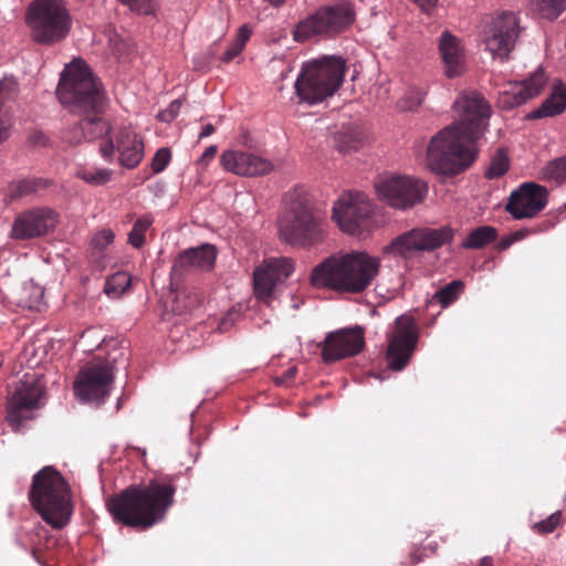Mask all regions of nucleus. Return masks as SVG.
<instances>
[{"label": "nucleus", "instance_id": "nucleus-5", "mask_svg": "<svg viewBox=\"0 0 566 566\" xmlns=\"http://www.w3.org/2000/svg\"><path fill=\"white\" fill-rule=\"evenodd\" d=\"M29 499L33 509L53 528L61 530L71 521V488L55 468L44 467L33 475Z\"/></svg>", "mask_w": 566, "mask_h": 566}, {"label": "nucleus", "instance_id": "nucleus-7", "mask_svg": "<svg viewBox=\"0 0 566 566\" xmlns=\"http://www.w3.org/2000/svg\"><path fill=\"white\" fill-rule=\"evenodd\" d=\"M346 71L340 56L324 55L303 64L294 87L302 102L321 103L342 86Z\"/></svg>", "mask_w": 566, "mask_h": 566}, {"label": "nucleus", "instance_id": "nucleus-3", "mask_svg": "<svg viewBox=\"0 0 566 566\" xmlns=\"http://www.w3.org/2000/svg\"><path fill=\"white\" fill-rule=\"evenodd\" d=\"M178 475L153 478L144 485H130L107 500L106 505L116 522L147 530L163 522L175 503Z\"/></svg>", "mask_w": 566, "mask_h": 566}, {"label": "nucleus", "instance_id": "nucleus-35", "mask_svg": "<svg viewBox=\"0 0 566 566\" xmlns=\"http://www.w3.org/2000/svg\"><path fill=\"white\" fill-rule=\"evenodd\" d=\"M462 290L463 283L461 281H452L438 290L433 295V300L440 303L442 307H447L459 297Z\"/></svg>", "mask_w": 566, "mask_h": 566}, {"label": "nucleus", "instance_id": "nucleus-50", "mask_svg": "<svg viewBox=\"0 0 566 566\" xmlns=\"http://www.w3.org/2000/svg\"><path fill=\"white\" fill-rule=\"evenodd\" d=\"M479 566H493V558L491 556H484L479 560Z\"/></svg>", "mask_w": 566, "mask_h": 566}, {"label": "nucleus", "instance_id": "nucleus-44", "mask_svg": "<svg viewBox=\"0 0 566 566\" xmlns=\"http://www.w3.org/2000/svg\"><path fill=\"white\" fill-rule=\"evenodd\" d=\"M417 6L426 13H430V11L437 6L438 0H412Z\"/></svg>", "mask_w": 566, "mask_h": 566}, {"label": "nucleus", "instance_id": "nucleus-20", "mask_svg": "<svg viewBox=\"0 0 566 566\" xmlns=\"http://www.w3.org/2000/svg\"><path fill=\"white\" fill-rule=\"evenodd\" d=\"M293 270V261L287 258L270 259L263 265L256 268L253 274L256 297L269 304L275 286L283 283Z\"/></svg>", "mask_w": 566, "mask_h": 566}, {"label": "nucleus", "instance_id": "nucleus-4", "mask_svg": "<svg viewBox=\"0 0 566 566\" xmlns=\"http://www.w3.org/2000/svg\"><path fill=\"white\" fill-rule=\"evenodd\" d=\"M379 269V259L366 252L333 254L313 269L311 283L337 293L360 294L371 285Z\"/></svg>", "mask_w": 566, "mask_h": 566}, {"label": "nucleus", "instance_id": "nucleus-33", "mask_svg": "<svg viewBox=\"0 0 566 566\" xmlns=\"http://www.w3.org/2000/svg\"><path fill=\"white\" fill-rule=\"evenodd\" d=\"M537 13L547 20L557 19L566 9V0H536Z\"/></svg>", "mask_w": 566, "mask_h": 566}, {"label": "nucleus", "instance_id": "nucleus-34", "mask_svg": "<svg viewBox=\"0 0 566 566\" xmlns=\"http://www.w3.org/2000/svg\"><path fill=\"white\" fill-rule=\"evenodd\" d=\"M113 171L107 168H82L77 171V177L93 186L107 184L112 178Z\"/></svg>", "mask_w": 566, "mask_h": 566}, {"label": "nucleus", "instance_id": "nucleus-24", "mask_svg": "<svg viewBox=\"0 0 566 566\" xmlns=\"http://www.w3.org/2000/svg\"><path fill=\"white\" fill-rule=\"evenodd\" d=\"M546 83L545 73L539 70L528 78L521 82H509L500 92V102L505 108H513L522 105L528 99L537 96Z\"/></svg>", "mask_w": 566, "mask_h": 566}, {"label": "nucleus", "instance_id": "nucleus-42", "mask_svg": "<svg viewBox=\"0 0 566 566\" xmlns=\"http://www.w3.org/2000/svg\"><path fill=\"white\" fill-rule=\"evenodd\" d=\"M218 153V147L216 145L209 146L205 153L201 155V157L198 159L197 164L201 166L202 168H206L209 166V164L213 160Z\"/></svg>", "mask_w": 566, "mask_h": 566}, {"label": "nucleus", "instance_id": "nucleus-9", "mask_svg": "<svg viewBox=\"0 0 566 566\" xmlns=\"http://www.w3.org/2000/svg\"><path fill=\"white\" fill-rule=\"evenodd\" d=\"M354 20L355 11L348 1L322 7L296 24L293 39L296 42H305L313 36H334L347 30Z\"/></svg>", "mask_w": 566, "mask_h": 566}, {"label": "nucleus", "instance_id": "nucleus-47", "mask_svg": "<svg viewBox=\"0 0 566 566\" xmlns=\"http://www.w3.org/2000/svg\"><path fill=\"white\" fill-rule=\"evenodd\" d=\"M180 108H181V101L180 99H175L172 101L169 106L167 107V109L175 116H177L180 112Z\"/></svg>", "mask_w": 566, "mask_h": 566}, {"label": "nucleus", "instance_id": "nucleus-51", "mask_svg": "<svg viewBox=\"0 0 566 566\" xmlns=\"http://www.w3.org/2000/svg\"><path fill=\"white\" fill-rule=\"evenodd\" d=\"M32 555H33V557H34L39 563H41V564L43 563V556H42V553H41L40 548L34 547V548L32 549Z\"/></svg>", "mask_w": 566, "mask_h": 566}, {"label": "nucleus", "instance_id": "nucleus-22", "mask_svg": "<svg viewBox=\"0 0 566 566\" xmlns=\"http://www.w3.org/2000/svg\"><path fill=\"white\" fill-rule=\"evenodd\" d=\"M116 145L112 139L105 140L99 151L106 160H112L115 149L119 154V163L126 168H135L144 157L142 138L129 127L119 129L116 135Z\"/></svg>", "mask_w": 566, "mask_h": 566}, {"label": "nucleus", "instance_id": "nucleus-23", "mask_svg": "<svg viewBox=\"0 0 566 566\" xmlns=\"http://www.w3.org/2000/svg\"><path fill=\"white\" fill-rule=\"evenodd\" d=\"M217 250L211 244H202L198 248L184 250L176 258L170 276L175 282H180L184 276L193 271H210L214 266Z\"/></svg>", "mask_w": 566, "mask_h": 566}, {"label": "nucleus", "instance_id": "nucleus-2", "mask_svg": "<svg viewBox=\"0 0 566 566\" xmlns=\"http://www.w3.org/2000/svg\"><path fill=\"white\" fill-rule=\"evenodd\" d=\"M60 102L73 114L81 116L64 136L70 144L93 140L107 135L109 124L101 117L104 95L90 67L74 60L61 74L56 88Z\"/></svg>", "mask_w": 566, "mask_h": 566}, {"label": "nucleus", "instance_id": "nucleus-29", "mask_svg": "<svg viewBox=\"0 0 566 566\" xmlns=\"http://www.w3.org/2000/svg\"><path fill=\"white\" fill-rule=\"evenodd\" d=\"M132 277L127 272L118 271L111 275L104 286V292L111 297H118L130 286Z\"/></svg>", "mask_w": 566, "mask_h": 566}, {"label": "nucleus", "instance_id": "nucleus-31", "mask_svg": "<svg viewBox=\"0 0 566 566\" xmlns=\"http://www.w3.org/2000/svg\"><path fill=\"white\" fill-rule=\"evenodd\" d=\"M251 33L252 31L247 24L241 25L238 30L235 39L230 44L228 50L223 53L221 61H223L224 63H229L234 57H237L243 51L248 40L251 36Z\"/></svg>", "mask_w": 566, "mask_h": 566}, {"label": "nucleus", "instance_id": "nucleus-6", "mask_svg": "<svg viewBox=\"0 0 566 566\" xmlns=\"http://www.w3.org/2000/svg\"><path fill=\"white\" fill-rule=\"evenodd\" d=\"M286 208L279 220L281 239L292 247L312 248L326 238L325 219L315 210L305 191L285 196Z\"/></svg>", "mask_w": 566, "mask_h": 566}, {"label": "nucleus", "instance_id": "nucleus-18", "mask_svg": "<svg viewBox=\"0 0 566 566\" xmlns=\"http://www.w3.org/2000/svg\"><path fill=\"white\" fill-rule=\"evenodd\" d=\"M56 222L57 214L52 209H29L17 216L10 235L15 240L40 238L53 230Z\"/></svg>", "mask_w": 566, "mask_h": 566}, {"label": "nucleus", "instance_id": "nucleus-52", "mask_svg": "<svg viewBox=\"0 0 566 566\" xmlns=\"http://www.w3.org/2000/svg\"><path fill=\"white\" fill-rule=\"evenodd\" d=\"M229 321H230V315H229V316H227V317H224V318L221 321V323L219 324V327H218L220 332H224V331H227V328H228V324H229Z\"/></svg>", "mask_w": 566, "mask_h": 566}, {"label": "nucleus", "instance_id": "nucleus-48", "mask_svg": "<svg viewBox=\"0 0 566 566\" xmlns=\"http://www.w3.org/2000/svg\"><path fill=\"white\" fill-rule=\"evenodd\" d=\"M511 235H512V239L514 240V242H517V241L525 239L528 235V230L521 229V230L514 231L513 233H511Z\"/></svg>", "mask_w": 566, "mask_h": 566}, {"label": "nucleus", "instance_id": "nucleus-21", "mask_svg": "<svg viewBox=\"0 0 566 566\" xmlns=\"http://www.w3.org/2000/svg\"><path fill=\"white\" fill-rule=\"evenodd\" d=\"M220 165L228 172L241 177H259L272 172V160L251 151L229 149L220 156Z\"/></svg>", "mask_w": 566, "mask_h": 566}, {"label": "nucleus", "instance_id": "nucleus-43", "mask_svg": "<svg viewBox=\"0 0 566 566\" xmlns=\"http://www.w3.org/2000/svg\"><path fill=\"white\" fill-rule=\"evenodd\" d=\"M297 374L296 366H291L281 376L275 378L277 385L289 386Z\"/></svg>", "mask_w": 566, "mask_h": 566}, {"label": "nucleus", "instance_id": "nucleus-17", "mask_svg": "<svg viewBox=\"0 0 566 566\" xmlns=\"http://www.w3.org/2000/svg\"><path fill=\"white\" fill-rule=\"evenodd\" d=\"M548 202V190L536 182H524L512 191L505 210L515 219H531L545 209Z\"/></svg>", "mask_w": 566, "mask_h": 566}, {"label": "nucleus", "instance_id": "nucleus-41", "mask_svg": "<svg viewBox=\"0 0 566 566\" xmlns=\"http://www.w3.org/2000/svg\"><path fill=\"white\" fill-rule=\"evenodd\" d=\"M120 2L127 6L132 11L143 14H149L155 7L154 0H120Z\"/></svg>", "mask_w": 566, "mask_h": 566}, {"label": "nucleus", "instance_id": "nucleus-1", "mask_svg": "<svg viewBox=\"0 0 566 566\" xmlns=\"http://www.w3.org/2000/svg\"><path fill=\"white\" fill-rule=\"evenodd\" d=\"M452 108L457 119L431 138L427 150L429 168L446 176L458 175L474 161V144L486 130L492 114L489 102L473 90L462 91Z\"/></svg>", "mask_w": 566, "mask_h": 566}, {"label": "nucleus", "instance_id": "nucleus-12", "mask_svg": "<svg viewBox=\"0 0 566 566\" xmlns=\"http://www.w3.org/2000/svg\"><path fill=\"white\" fill-rule=\"evenodd\" d=\"M43 394L44 385L35 374H25L17 384L7 406V421L13 431H20L24 421L34 418Z\"/></svg>", "mask_w": 566, "mask_h": 566}, {"label": "nucleus", "instance_id": "nucleus-40", "mask_svg": "<svg viewBox=\"0 0 566 566\" xmlns=\"http://www.w3.org/2000/svg\"><path fill=\"white\" fill-rule=\"evenodd\" d=\"M171 159V153L168 148H159L151 160L154 174H159L166 169Z\"/></svg>", "mask_w": 566, "mask_h": 566}, {"label": "nucleus", "instance_id": "nucleus-19", "mask_svg": "<svg viewBox=\"0 0 566 566\" xmlns=\"http://www.w3.org/2000/svg\"><path fill=\"white\" fill-rule=\"evenodd\" d=\"M365 345L364 329L359 326L329 333L322 348L325 363H333L359 354Z\"/></svg>", "mask_w": 566, "mask_h": 566}, {"label": "nucleus", "instance_id": "nucleus-10", "mask_svg": "<svg viewBox=\"0 0 566 566\" xmlns=\"http://www.w3.org/2000/svg\"><path fill=\"white\" fill-rule=\"evenodd\" d=\"M118 357L111 354L94 357L78 371L74 381V394L87 402L101 403L109 395L114 381V365Z\"/></svg>", "mask_w": 566, "mask_h": 566}, {"label": "nucleus", "instance_id": "nucleus-30", "mask_svg": "<svg viewBox=\"0 0 566 566\" xmlns=\"http://www.w3.org/2000/svg\"><path fill=\"white\" fill-rule=\"evenodd\" d=\"M541 178L557 184L564 182L566 180V156L548 161L541 169Z\"/></svg>", "mask_w": 566, "mask_h": 566}, {"label": "nucleus", "instance_id": "nucleus-13", "mask_svg": "<svg viewBox=\"0 0 566 566\" xmlns=\"http://www.w3.org/2000/svg\"><path fill=\"white\" fill-rule=\"evenodd\" d=\"M380 199L398 209H409L423 201L428 185L421 179L409 176H389L376 185Z\"/></svg>", "mask_w": 566, "mask_h": 566}, {"label": "nucleus", "instance_id": "nucleus-15", "mask_svg": "<svg viewBox=\"0 0 566 566\" xmlns=\"http://www.w3.org/2000/svg\"><path fill=\"white\" fill-rule=\"evenodd\" d=\"M521 32L520 21L515 13L504 11L493 18L483 31L486 50L493 57L507 60L514 50Z\"/></svg>", "mask_w": 566, "mask_h": 566}, {"label": "nucleus", "instance_id": "nucleus-37", "mask_svg": "<svg viewBox=\"0 0 566 566\" xmlns=\"http://www.w3.org/2000/svg\"><path fill=\"white\" fill-rule=\"evenodd\" d=\"M509 169V157L503 149L496 150L485 176L488 179H494L503 176Z\"/></svg>", "mask_w": 566, "mask_h": 566}, {"label": "nucleus", "instance_id": "nucleus-46", "mask_svg": "<svg viewBox=\"0 0 566 566\" xmlns=\"http://www.w3.org/2000/svg\"><path fill=\"white\" fill-rule=\"evenodd\" d=\"M216 132V128L212 124H207L202 127V130L199 134V139L206 138L212 135Z\"/></svg>", "mask_w": 566, "mask_h": 566}, {"label": "nucleus", "instance_id": "nucleus-45", "mask_svg": "<svg viewBox=\"0 0 566 566\" xmlns=\"http://www.w3.org/2000/svg\"><path fill=\"white\" fill-rule=\"evenodd\" d=\"M514 242V240L512 239V235L509 234V235H505L503 237L499 243H497V250L500 251H504L506 249H509Z\"/></svg>", "mask_w": 566, "mask_h": 566}, {"label": "nucleus", "instance_id": "nucleus-16", "mask_svg": "<svg viewBox=\"0 0 566 566\" xmlns=\"http://www.w3.org/2000/svg\"><path fill=\"white\" fill-rule=\"evenodd\" d=\"M418 342V329L412 318L400 316L396 329L388 340L386 359L391 370H402L412 357Z\"/></svg>", "mask_w": 566, "mask_h": 566}, {"label": "nucleus", "instance_id": "nucleus-39", "mask_svg": "<svg viewBox=\"0 0 566 566\" xmlns=\"http://www.w3.org/2000/svg\"><path fill=\"white\" fill-rule=\"evenodd\" d=\"M562 523V513L559 511L551 514L547 518L534 523L533 530L538 534L553 533Z\"/></svg>", "mask_w": 566, "mask_h": 566}, {"label": "nucleus", "instance_id": "nucleus-25", "mask_svg": "<svg viewBox=\"0 0 566 566\" xmlns=\"http://www.w3.org/2000/svg\"><path fill=\"white\" fill-rule=\"evenodd\" d=\"M439 52L449 77L460 76L464 72V50L460 39L449 31H443L439 39Z\"/></svg>", "mask_w": 566, "mask_h": 566}, {"label": "nucleus", "instance_id": "nucleus-27", "mask_svg": "<svg viewBox=\"0 0 566 566\" xmlns=\"http://www.w3.org/2000/svg\"><path fill=\"white\" fill-rule=\"evenodd\" d=\"M497 239V230L491 226H480L469 232L461 243L464 249L480 250Z\"/></svg>", "mask_w": 566, "mask_h": 566}, {"label": "nucleus", "instance_id": "nucleus-8", "mask_svg": "<svg viewBox=\"0 0 566 566\" xmlns=\"http://www.w3.org/2000/svg\"><path fill=\"white\" fill-rule=\"evenodd\" d=\"M31 38L42 45H54L69 35L72 19L64 0H33L27 10Z\"/></svg>", "mask_w": 566, "mask_h": 566}, {"label": "nucleus", "instance_id": "nucleus-32", "mask_svg": "<svg viewBox=\"0 0 566 566\" xmlns=\"http://www.w3.org/2000/svg\"><path fill=\"white\" fill-rule=\"evenodd\" d=\"M154 219L150 216L138 218L128 234V242L136 249H140L145 243V233L153 224Z\"/></svg>", "mask_w": 566, "mask_h": 566}, {"label": "nucleus", "instance_id": "nucleus-28", "mask_svg": "<svg viewBox=\"0 0 566 566\" xmlns=\"http://www.w3.org/2000/svg\"><path fill=\"white\" fill-rule=\"evenodd\" d=\"M48 180L36 177L20 179L10 185L9 195L13 200L21 199L46 189Z\"/></svg>", "mask_w": 566, "mask_h": 566}, {"label": "nucleus", "instance_id": "nucleus-26", "mask_svg": "<svg viewBox=\"0 0 566 566\" xmlns=\"http://www.w3.org/2000/svg\"><path fill=\"white\" fill-rule=\"evenodd\" d=\"M566 108V86L560 82L542 105L530 114V118L552 117L562 114Z\"/></svg>", "mask_w": 566, "mask_h": 566}, {"label": "nucleus", "instance_id": "nucleus-38", "mask_svg": "<svg viewBox=\"0 0 566 566\" xmlns=\"http://www.w3.org/2000/svg\"><path fill=\"white\" fill-rule=\"evenodd\" d=\"M428 93L427 85H412L409 86L405 94L406 105L405 107L408 109H413L421 105L426 95Z\"/></svg>", "mask_w": 566, "mask_h": 566}, {"label": "nucleus", "instance_id": "nucleus-14", "mask_svg": "<svg viewBox=\"0 0 566 566\" xmlns=\"http://www.w3.org/2000/svg\"><path fill=\"white\" fill-rule=\"evenodd\" d=\"M373 206L361 192H345L333 206L332 219L350 235L360 234L369 224Z\"/></svg>", "mask_w": 566, "mask_h": 566}, {"label": "nucleus", "instance_id": "nucleus-11", "mask_svg": "<svg viewBox=\"0 0 566 566\" xmlns=\"http://www.w3.org/2000/svg\"><path fill=\"white\" fill-rule=\"evenodd\" d=\"M454 230L449 227L415 228L396 237L384 252L405 260L413 258L419 252H432L453 240Z\"/></svg>", "mask_w": 566, "mask_h": 566}, {"label": "nucleus", "instance_id": "nucleus-49", "mask_svg": "<svg viewBox=\"0 0 566 566\" xmlns=\"http://www.w3.org/2000/svg\"><path fill=\"white\" fill-rule=\"evenodd\" d=\"M159 119L163 122H171L176 116L172 115L167 108L159 113Z\"/></svg>", "mask_w": 566, "mask_h": 566}, {"label": "nucleus", "instance_id": "nucleus-36", "mask_svg": "<svg viewBox=\"0 0 566 566\" xmlns=\"http://www.w3.org/2000/svg\"><path fill=\"white\" fill-rule=\"evenodd\" d=\"M114 238V232L111 229L98 231L91 241V256L95 258L96 261L99 260L104 250L113 243Z\"/></svg>", "mask_w": 566, "mask_h": 566}]
</instances>
